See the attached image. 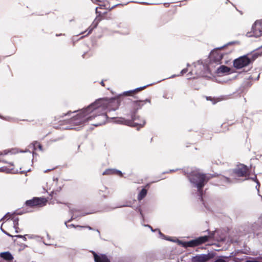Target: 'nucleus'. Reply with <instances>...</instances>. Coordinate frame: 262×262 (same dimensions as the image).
<instances>
[{
  "label": "nucleus",
  "instance_id": "f257e3e1",
  "mask_svg": "<svg viewBox=\"0 0 262 262\" xmlns=\"http://www.w3.org/2000/svg\"><path fill=\"white\" fill-rule=\"evenodd\" d=\"M104 109L100 106V104H96L92 106L91 109L83 108L80 110L79 113L70 119V122L74 125H83L85 122L96 119L98 122L92 124L95 126H98L105 124L106 121L108 119L107 115V111L100 112Z\"/></svg>",
  "mask_w": 262,
  "mask_h": 262
},
{
  "label": "nucleus",
  "instance_id": "f03ea898",
  "mask_svg": "<svg viewBox=\"0 0 262 262\" xmlns=\"http://www.w3.org/2000/svg\"><path fill=\"white\" fill-rule=\"evenodd\" d=\"M152 83L148 84L146 85L140 86L136 88L133 90H129L123 92L122 94H120L116 97L107 98L104 97L97 99L94 102L90 104L86 107V109H91L92 106L96 104H100V106H102L104 110L107 109V112L111 111H115L117 110L121 104V101H125L127 103V101L125 100L126 98H123L122 96L126 95L127 93H132L134 92H137L147 88V86L152 85Z\"/></svg>",
  "mask_w": 262,
  "mask_h": 262
},
{
  "label": "nucleus",
  "instance_id": "7ed1b4c3",
  "mask_svg": "<svg viewBox=\"0 0 262 262\" xmlns=\"http://www.w3.org/2000/svg\"><path fill=\"white\" fill-rule=\"evenodd\" d=\"M187 174L190 182L194 184L196 187L198 194L201 200H203V187L210 179L218 176L216 173L207 174L201 173L198 170L192 171L190 173H187Z\"/></svg>",
  "mask_w": 262,
  "mask_h": 262
},
{
  "label": "nucleus",
  "instance_id": "20e7f679",
  "mask_svg": "<svg viewBox=\"0 0 262 262\" xmlns=\"http://www.w3.org/2000/svg\"><path fill=\"white\" fill-rule=\"evenodd\" d=\"M126 101H127V103H132L133 109L130 110V116L133 120H136V114L137 113L138 110L141 109L144 105L145 103L148 102L150 103V100L149 99H146L144 100H132L129 98H126Z\"/></svg>",
  "mask_w": 262,
  "mask_h": 262
},
{
  "label": "nucleus",
  "instance_id": "39448f33",
  "mask_svg": "<svg viewBox=\"0 0 262 262\" xmlns=\"http://www.w3.org/2000/svg\"><path fill=\"white\" fill-rule=\"evenodd\" d=\"M20 153H27L28 156L31 158L33 157V154L29 150L26 149L25 150L19 149L17 148H12L9 149H5L2 151H0V163H5L6 164H13L12 162H8L4 159V156L8 154L14 155Z\"/></svg>",
  "mask_w": 262,
  "mask_h": 262
},
{
  "label": "nucleus",
  "instance_id": "423d86ee",
  "mask_svg": "<svg viewBox=\"0 0 262 262\" xmlns=\"http://www.w3.org/2000/svg\"><path fill=\"white\" fill-rule=\"evenodd\" d=\"M223 48H216L213 49L209 54L208 58L210 60V66L212 64L215 63L216 65H220L222 63L224 53L221 52V49Z\"/></svg>",
  "mask_w": 262,
  "mask_h": 262
},
{
  "label": "nucleus",
  "instance_id": "0eeeda50",
  "mask_svg": "<svg viewBox=\"0 0 262 262\" xmlns=\"http://www.w3.org/2000/svg\"><path fill=\"white\" fill-rule=\"evenodd\" d=\"M127 117H128V118L125 119L123 117H112L111 119L113 120L114 122L117 124H123L133 127L137 126L142 127L145 124L144 121L142 123L138 122L133 123L135 120H133L132 119V118H130V114L127 115Z\"/></svg>",
  "mask_w": 262,
  "mask_h": 262
},
{
  "label": "nucleus",
  "instance_id": "6e6552de",
  "mask_svg": "<svg viewBox=\"0 0 262 262\" xmlns=\"http://www.w3.org/2000/svg\"><path fill=\"white\" fill-rule=\"evenodd\" d=\"M262 35V19L257 20L252 25L251 30L248 32L246 36L248 37H259Z\"/></svg>",
  "mask_w": 262,
  "mask_h": 262
},
{
  "label": "nucleus",
  "instance_id": "1a4fd4ad",
  "mask_svg": "<svg viewBox=\"0 0 262 262\" xmlns=\"http://www.w3.org/2000/svg\"><path fill=\"white\" fill-rule=\"evenodd\" d=\"M249 56V54H247L235 59L233 61L234 68L236 69H241L250 65L251 60Z\"/></svg>",
  "mask_w": 262,
  "mask_h": 262
},
{
  "label": "nucleus",
  "instance_id": "9d476101",
  "mask_svg": "<svg viewBox=\"0 0 262 262\" xmlns=\"http://www.w3.org/2000/svg\"><path fill=\"white\" fill-rule=\"evenodd\" d=\"M26 170H23L20 165H0V172L10 173H25Z\"/></svg>",
  "mask_w": 262,
  "mask_h": 262
},
{
  "label": "nucleus",
  "instance_id": "9b49d317",
  "mask_svg": "<svg viewBox=\"0 0 262 262\" xmlns=\"http://www.w3.org/2000/svg\"><path fill=\"white\" fill-rule=\"evenodd\" d=\"M47 201L44 198L34 197L32 199L26 201L25 205L30 207H42L46 205Z\"/></svg>",
  "mask_w": 262,
  "mask_h": 262
},
{
  "label": "nucleus",
  "instance_id": "f8f14e48",
  "mask_svg": "<svg viewBox=\"0 0 262 262\" xmlns=\"http://www.w3.org/2000/svg\"><path fill=\"white\" fill-rule=\"evenodd\" d=\"M232 173L236 177H247L249 175V170L246 165H241V167L233 169Z\"/></svg>",
  "mask_w": 262,
  "mask_h": 262
},
{
  "label": "nucleus",
  "instance_id": "ddd939ff",
  "mask_svg": "<svg viewBox=\"0 0 262 262\" xmlns=\"http://www.w3.org/2000/svg\"><path fill=\"white\" fill-rule=\"evenodd\" d=\"M209 236L205 235L199 237L189 241L186 243V247H194L204 244L208 241Z\"/></svg>",
  "mask_w": 262,
  "mask_h": 262
},
{
  "label": "nucleus",
  "instance_id": "4468645a",
  "mask_svg": "<svg viewBox=\"0 0 262 262\" xmlns=\"http://www.w3.org/2000/svg\"><path fill=\"white\" fill-rule=\"evenodd\" d=\"M231 69L225 65L220 66L215 71L217 74H229L231 73Z\"/></svg>",
  "mask_w": 262,
  "mask_h": 262
},
{
  "label": "nucleus",
  "instance_id": "2eb2a0df",
  "mask_svg": "<svg viewBox=\"0 0 262 262\" xmlns=\"http://www.w3.org/2000/svg\"><path fill=\"white\" fill-rule=\"evenodd\" d=\"M255 49L249 53V55H251V57H249L250 60H251V64L258 57L262 55V50Z\"/></svg>",
  "mask_w": 262,
  "mask_h": 262
},
{
  "label": "nucleus",
  "instance_id": "dca6fc26",
  "mask_svg": "<svg viewBox=\"0 0 262 262\" xmlns=\"http://www.w3.org/2000/svg\"><path fill=\"white\" fill-rule=\"evenodd\" d=\"M95 262H110L108 258L104 255H98L95 252H93Z\"/></svg>",
  "mask_w": 262,
  "mask_h": 262
},
{
  "label": "nucleus",
  "instance_id": "f3484780",
  "mask_svg": "<svg viewBox=\"0 0 262 262\" xmlns=\"http://www.w3.org/2000/svg\"><path fill=\"white\" fill-rule=\"evenodd\" d=\"M0 257L7 261H12L14 258L13 255L9 251L1 253Z\"/></svg>",
  "mask_w": 262,
  "mask_h": 262
},
{
  "label": "nucleus",
  "instance_id": "a211bd4d",
  "mask_svg": "<svg viewBox=\"0 0 262 262\" xmlns=\"http://www.w3.org/2000/svg\"><path fill=\"white\" fill-rule=\"evenodd\" d=\"M209 259V256L206 254H202L196 256L194 257V261L196 262H206Z\"/></svg>",
  "mask_w": 262,
  "mask_h": 262
},
{
  "label": "nucleus",
  "instance_id": "6ab92c4d",
  "mask_svg": "<svg viewBox=\"0 0 262 262\" xmlns=\"http://www.w3.org/2000/svg\"><path fill=\"white\" fill-rule=\"evenodd\" d=\"M216 66L215 63H213L212 66H210V60H209L208 64H204L203 67L206 73L211 74L213 69L215 68Z\"/></svg>",
  "mask_w": 262,
  "mask_h": 262
},
{
  "label": "nucleus",
  "instance_id": "aec40b11",
  "mask_svg": "<svg viewBox=\"0 0 262 262\" xmlns=\"http://www.w3.org/2000/svg\"><path fill=\"white\" fill-rule=\"evenodd\" d=\"M30 147H32L33 149L34 150H36L37 148H38V149L41 151H43V150L41 144L37 141H33L30 145Z\"/></svg>",
  "mask_w": 262,
  "mask_h": 262
},
{
  "label": "nucleus",
  "instance_id": "412c9836",
  "mask_svg": "<svg viewBox=\"0 0 262 262\" xmlns=\"http://www.w3.org/2000/svg\"><path fill=\"white\" fill-rule=\"evenodd\" d=\"M147 190L145 188H143L138 195L137 199L138 201H141L147 195Z\"/></svg>",
  "mask_w": 262,
  "mask_h": 262
},
{
  "label": "nucleus",
  "instance_id": "4be33fe9",
  "mask_svg": "<svg viewBox=\"0 0 262 262\" xmlns=\"http://www.w3.org/2000/svg\"><path fill=\"white\" fill-rule=\"evenodd\" d=\"M115 173L119 174L120 175L122 174L121 172L120 171L115 170L114 169H108L106 170L105 171H104L103 172V175L111 174H115Z\"/></svg>",
  "mask_w": 262,
  "mask_h": 262
},
{
  "label": "nucleus",
  "instance_id": "5701e85b",
  "mask_svg": "<svg viewBox=\"0 0 262 262\" xmlns=\"http://www.w3.org/2000/svg\"><path fill=\"white\" fill-rule=\"evenodd\" d=\"M98 24V22H97L96 23L93 22L92 26H90V27H89V28L88 29L87 31H88V32L87 33L86 35L91 33L93 31V30L97 27Z\"/></svg>",
  "mask_w": 262,
  "mask_h": 262
},
{
  "label": "nucleus",
  "instance_id": "b1692460",
  "mask_svg": "<svg viewBox=\"0 0 262 262\" xmlns=\"http://www.w3.org/2000/svg\"><path fill=\"white\" fill-rule=\"evenodd\" d=\"M18 218L13 219V227L16 228V229H19L18 228Z\"/></svg>",
  "mask_w": 262,
  "mask_h": 262
},
{
  "label": "nucleus",
  "instance_id": "393cba45",
  "mask_svg": "<svg viewBox=\"0 0 262 262\" xmlns=\"http://www.w3.org/2000/svg\"><path fill=\"white\" fill-rule=\"evenodd\" d=\"M136 120H135L133 123H135V122H138V123H143V122H144V121L145 122V120H144V119H142V120H140L139 116H137V115H136Z\"/></svg>",
  "mask_w": 262,
  "mask_h": 262
},
{
  "label": "nucleus",
  "instance_id": "a878e982",
  "mask_svg": "<svg viewBox=\"0 0 262 262\" xmlns=\"http://www.w3.org/2000/svg\"><path fill=\"white\" fill-rule=\"evenodd\" d=\"M206 99L207 100H210L212 102L213 104H215L216 103V101L214 100V99L211 96L206 97Z\"/></svg>",
  "mask_w": 262,
  "mask_h": 262
},
{
  "label": "nucleus",
  "instance_id": "bb28decb",
  "mask_svg": "<svg viewBox=\"0 0 262 262\" xmlns=\"http://www.w3.org/2000/svg\"><path fill=\"white\" fill-rule=\"evenodd\" d=\"M206 99L207 100H210L212 102L213 104H215L216 103V101L214 100V99L211 96L206 97Z\"/></svg>",
  "mask_w": 262,
  "mask_h": 262
},
{
  "label": "nucleus",
  "instance_id": "cd10ccee",
  "mask_svg": "<svg viewBox=\"0 0 262 262\" xmlns=\"http://www.w3.org/2000/svg\"><path fill=\"white\" fill-rule=\"evenodd\" d=\"M236 42V41H231V42H229L227 43V44L224 45L223 46L221 47L220 48H223V49L224 48H225V47H227L228 45H233V44L235 43Z\"/></svg>",
  "mask_w": 262,
  "mask_h": 262
},
{
  "label": "nucleus",
  "instance_id": "c85d7f7f",
  "mask_svg": "<svg viewBox=\"0 0 262 262\" xmlns=\"http://www.w3.org/2000/svg\"><path fill=\"white\" fill-rule=\"evenodd\" d=\"M188 71V69L187 68H184L181 71V75H183L184 74H185L186 73H187Z\"/></svg>",
  "mask_w": 262,
  "mask_h": 262
},
{
  "label": "nucleus",
  "instance_id": "c756f323",
  "mask_svg": "<svg viewBox=\"0 0 262 262\" xmlns=\"http://www.w3.org/2000/svg\"><path fill=\"white\" fill-rule=\"evenodd\" d=\"M254 181L256 182L258 186V188L259 187V186H260V184H259V182H258V181L257 180V178L256 177H255L254 178H252V179Z\"/></svg>",
  "mask_w": 262,
  "mask_h": 262
},
{
  "label": "nucleus",
  "instance_id": "7c9ffc66",
  "mask_svg": "<svg viewBox=\"0 0 262 262\" xmlns=\"http://www.w3.org/2000/svg\"><path fill=\"white\" fill-rule=\"evenodd\" d=\"M214 262H226V261L223 259L219 258V259H216L215 261H214Z\"/></svg>",
  "mask_w": 262,
  "mask_h": 262
},
{
  "label": "nucleus",
  "instance_id": "2f4dec72",
  "mask_svg": "<svg viewBox=\"0 0 262 262\" xmlns=\"http://www.w3.org/2000/svg\"><path fill=\"white\" fill-rule=\"evenodd\" d=\"M56 168V167H53V168H50V169H46L44 171V172L45 173H46L47 172H49V171H52L54 169H55Z\"/></svg>",
  "mask_w": 262,
  "mask_h": 262
},
{
  "label": "nucleus",
  "instance_id": "473e14b6",
  "mask_svg": "<svg viewBox=\"0 0 262 262\" xmlns=\"http://www.w3.org/2000/svg\"><path fill=\"white\" fill-rule=\"evenodd\" d=\"M77 227H79L80 228H87L89 230H92V228H91L90 226H77Z\"/></svg>",
  "mask_w": 262,
  "mask_h": 262
},
{
  "label": "nucleus",
  "instance_id": "72a5a7b5",
  "mask_svg": "<svg viewBox=\"0 0 262 262\" xmlns=\"http://www.w3.org/2000/svg\"><path fill=\"white\" fill-rule=\"evenodd\" d=\"M15 236L17 237H18V238H23L25 240L26 239V238L25 237V236L20 235H15Z\"/></svg>",
  "mask_w": 262,
  "mask_h": 262
},
{
  "label": "nucleus",
  "instance_id": "f704fd0d",
  "mask_svg": "<svg viewBox=\"0 0 262 262\" xmlns=\"http://www.w3.org/2000/svg\"><path fill=\"white\" fill-rule=\"evenodd\" d=\"M95 12H96V13L98 14L99 15H100L101 14V12L98 11V7L96 8Z\"/></svg>",
  "mask_w": 262,
  "mask_h": 262
},
{
  "label": "nucleus",
  "instance_id": "c9c22d12",
  "mask_svg": "<svg viewBox=\"0 0 262 262\" xmlns=\"http://www.w3.org/2000/svg\"><path fill=\"white\" fill-rule=\"evenodd\" d=\"M122 4H116V5H114L113 6H112L111 8H110V10H112L113 9H114V8H115L116 6H119V5H121Z\"/></svg>",
  "mask_w": 262,
  "mask_h": 262
},
{
  "label": "nucleus",
  "instance_id": "e433bc0d",
  "mask_svg": "<svg viewBox=\"0 0 262 262\" xmlns=\"http://www.w3.org/2000/svg\"><path fill=\"white\" fill-rule=\"evenodd\" d=\"M0 118L4 120H8V119H7L6 117L2 116L1 114H0Z\"/></svg>",
  "mask_w": 262,
  "mask_h": 262
},
{
  "label": "nucleus",
  "instance_id": "4c0bfd02",
  "mask_svg": "<svg viewBox=\"0 0 262 262\" xmlns=\"http://www.w3.org/2000/svg\"><path fill=\"white\" fill-rule=\"evenodd\" d=\"M67 129H78V128L74 127H71L67 128Z\"/></svg>",
  "mask_w": 262,
  "mask_h": 262
},
{
  "label": "nucleus",
  "instance_id": "58836bf2",
  "mask_svg": "<svg viewBox=\"0 0 262 262\" xmlns=\"http://www.w3.org/2000/svg\"><path fill=\"white\" fill-rule=\"evenodd\" d=\"M164 5L165 7H168L169 6V3H165Z\"/></svg>",
  "mask_w": 262,
  "mask_h": 262
},
{
  "label": "nucleus",
  "instance_id": "ea45409f",
  "mask_svg": "<svg viewBox=\"0 0 262 262\" xmlns=\"http://www.w3.org/2000/svg\"><path fill=\"white\" fill-rule=\"evenodd\" d=\"M3 232H4L5 233H6L7 235H8V236H11V237H12V236L11 235H10V234H9L8 233H7V232H5V231H3Z\"/></svg>",
  "mask_w": 262,
  "mask_h": 262
},
{
  "label": "nucleus",
  "instance_id": "a19ab883",
  "mask_svg": "<svg viewBox=\"0 0 262 262\" xmlns=\"http://www.w3.org/2000/svg\"><path fill=\"white\" fill-rule=\"evenodd\" d=\"M262 49V45L259 47H258L257 48H256V50H260Z\"/></svg>",
  "mask_w": 262,
  "mask_h": 262
},
{
  "label": "nucleus",
  "instance_id": "79ce46f5",
  "mask_svg": "<svg viewBox=\"0 0 262 262\" xmlns=\"http://www.w3.org/2000/svg\"><path fill=\"white\" fill-rule=\"evenodd\" d=\"M100 84H101L102 86H104V82H103V80L101 81Z\"/></svg>",
  "mask_w": 262,
  "mask_h": 262
},
{
  "label": "nucleus",
  "instance_id": "37998d69",
  "mask_svg": "<svg viewBox=\"0 0 262 262\" xmlns=\"http://www.w3.org/2000/svg\"><path fill=\"white\" fill-rule=\"evenodd\" d=\"M21 167L22 168V169H23V170H26V171L25 172H26L27 171H29V169H26L24 168V167Z\"/></svg>",
  "mask_w": 262,
  "mask_h": 262
},
{
  "label": "nucleus",
  "instance_id": "c03bdc74",
  "mask_svg": "<svg viewBox=\"0 0 262 262\" xmlns=\"http://www.w3.org/2000/svg\"><path fill=\"white\" fill-rule=\"evenodd\" d=\"M14 229H15V232H16V233H18V230L19 229H16V228H14Z\"/></svg>",
  "mask_w": 262,
  "mask_h": 262
},
{
  "label": "nucleus",
  "instance_id": "a18cd8bd",
  "mask_svg": "<svg viewBox=\"0 0 262 262\" xmlns=\"http://www.w3.org/2000/svg\"><path fill=\"white\" fill-rule=\"evenodd\" d=\"M139 3L148 4V3H146V2H139Z\"/></svg>",
  "mask_w": 262,
  "mask_h": 262
},
{
  "label": "nucleus",
  "instance_id": "49530a36",
  "mask_svg": "<svg viewBox=\"0 0 262 262\" xmlns=\"http://www.w3.org/2000/svg\"><path fill=\"white\" fill-rule=\"evenodd\" d=\"M95 1L98 2H102L103 1V0H95Z\"/></svg>",
  "mask_w": 262,
  "mask_h": 262
},
{
  "label": "nucleus",
  "instance_id": "de8ad7c7",
  "mask_svg": "<svg viewBox=\"0 0 262 262\" xmlns=\"http://www.w3.org/2000/svg\"><path fill=\"white\" fill-rule=\"evenodd\" d=\"M259 78V74L257 76V77H256V80H258Z\"/></svg>",
  "mask_w": 262,
  "mask_h": 262
},
{
  "label": "nucleus",
  "instance_id": "09e8293b",
  "mask_svg": "<svg viewBox=\"0 0 262 262\" xmlns=\"http://www.w3.org/2000/svg\"><path fill=\"white\" fill-rule=\"evenodd\" d=\"M175 77V75H172L171 77H170L169 78H173Z\"/></svg>",
  "mask_w": 262,
  "mask_h": 262
},
{
  "label": "nucleus",
  "instance_id": "8fccbe9b",
  "mask_svg": "<svg viewBox=\"0 0 262 262\" xmlns=\"http://www.w3.org/2000/svg\"><path fill=\"white\" fill-rule=\"evenodd\" d=\"M72 220V219H71L69 220L68 221V222H71Z\"/></svg>",
  "mask_w": 262,
  "mask_h": 262
},
{
  "label": "nucleus",
  "instance_id": "3c124183",
  "mask_svg": "<svg viewBox=\"0 0 262 262\" xmlns=\"http://www.w3.org/2000/svg\"><path fill=\"white\" fill-rule=\"evenodd\" d=\"M187 67L190 66V64H189V63H187Z\"/></svg>",
  "mask_w": 262,
  "mask_h": 262
},
{
  "label": "nucleus",
  "instance_id": "603ef678",
  "mask_svg": "<svg viewBox=\"0 0 262 262\" xmlns=\"http://www.w3.org/2000/svg\"><path fill=\"white\" fill-rule=\"evenodd\" d=\"M97 231L99 233H100V232H99V231L98 230H97Z\"/></svg>",
  "mask_w": 262,
  "mask_h": 262
},
{
  "label": "nucleus",
  "instance_id": "864d4df0",
  "mask_svg": "<svg viewBox=\"0 0 262 262\" xmlns=\"http://www.w3.org/2000/svg\"><path fill=\"white\" fill-rule=\"evenodd\" d=\"M61 34H59V35H58V34H56V36H59V35H61Z\"/></svg>",
  "mask_w": 262,
  "mask_h": 262
}]
</instances>
